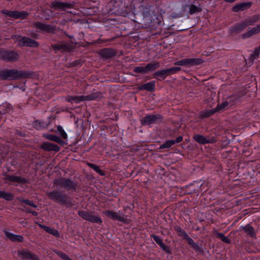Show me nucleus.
<instances>
[{
	"instance_id": "nucleus-1",
	"label": "nucleus",
	"mask_w": 260,
	"mask_h": 260,
	"mask_svg": "<svg viewBox=\"0 0 260 260\" xmlns=\"http://www.w3.org/2000/svg\"><path fill=\"white\" fill-rule=\"evenodd\" d=\"M34 75L33 72L18 70L17 69H7L0 70V80H15L24 79L31 77Z\"/></svg>"
},
{
	"instance_id": "nucleus-2",
	"label": "nucleus",
	"mask_w": 260,
	"mask_h": 260,
	"mask_svg": "<svg viewBox=\"0 0 260 260\" xmlns=\"http://www.w3.org/2000/svg\"><path fill=\"white\" fill-rule=\"evenodd\" d=\"M48 198L56 203L64 205L67 207L73 205L70 198L63 191L54 190L47 193Z\"/></svg>"
},
{
	"instance_id": "nucleus-3",
	"label": "nucleus",
	"mask_w": 260,
	"mask_h": 260,
	"mask_svg": "<svg viewBox=\"0 0 260 260\" xmlns=\"http://www.w3.org/2000/svg\"><path fill=\"white\" fill-rule=\"evenodd\" d=\"M260 20V15H254L245 19L241 23L235 24L229 28L231 35H237L240 33L243 30L249 25H253L255 23Z\"/></svg>"
},
{
	"instance_id": "nucleus-4",
	"label": "nucleus",
	"mask_w": 260,
	"mask_h": 260,
	"mask_svg": "<svg viewBox=\"0 0 260 260\" xmlns=\"http://www.w3.org/2000/svg\"><path fill=\"white\" fill-rule=\"evenodd\" d=\"M53 185L59 187L67 190L76 191L78 186V183L72 181L69 178L60 177L53 180Z\"/></svg>"
},
{
	"instance_id": "nucleus-5",
	"label": "nucleus",
	"mask_w": 260,
	"mask_h": 260,
	"mask_svg": "<svg viewBox=\"0 0 260 260\" xmlns=\"http://www.w3.org/2000/svg\"><path fill=\"white\" fill-rule=\"evenodd\" d=\"M19 59V55L14 50L0 49V59L6 62H15Z\"/></svg>"
},
{
	"instance_id": "nucleus-6",
	"label": "nucleus",
	"mask_w": 260,
	"mask_h": 260,
	"mask_svg": "<svg viewBox=\"0 0 260 260\" xmlns=\"http://www.w3.org/2000/svg\"><path fill=\"white\" fill-rule=\"evenodd\" d=\"M181 70L180 67H173L169 69L157 71L153 74V77L158 80H163L167 76L177 73Z\"/></svg>"
},
{
	"instance_id": "nucleus-7",
	"label": "nucleus",
	"mask_w": 260,
	"mask_h": 260,
	"mask_svg": "<svg viewBox=\"0 0 260 260\" xmlns=\"http://www.w3.org/2000/svg\"><path fill=\"white\" fill-rule=\"evenodd\" d=\"M78 214L83 219L90 222L99 224H101L103 222L101 217L96 215L93 212L79 210Z\"/></svg>"
},
{
	"instance_id": "nucleus-8",
	"label": "nucleus",
	"mask_w": 260,
	"mask_h": 260,
	"mask_svg": "<svg viewBox=\"0 0 260 260\" xmlns=\"http://www.w3.org/2000/svg\"><path fill=\"white\" fill-rule=\"evenodd\" d=\"M163 116L160 114H148L141 119L140 122L142 125H150L152 124L160 123L163 120Z\"/></svg>"
},
{
	"instance_id": "nucleus-9",
	"label": "nucleus",
	"mask_w": 260,
	"mask_h": 260,
	"mask_svg": "<svg viewBox=\"0 0 260 260\" xmlns=\"http://www.w3.org/2000/svg\"><path fill=\"white\" fill-rule=\"evenodd\" d=\"M204 60L200 58H184L175 62L176 66H185L190 67L198 66L203 63Z\"/></svg>"
},
{
	"instance_id": "nucleus-10",
	"label": "nucleus",
	"mask_w": 260,
	"mask_h": 260,
	"mask_svg": "<svg viewBox=\"0 0 260 260\" xmlns=\"http://www.w3.org/2000/svg\"><path fill=\"white\" fill-rule=\"evenodd\" d=\"M33 25L35 28L46 33L54 34L56 32V26L54 25L40 22H36Z\"/></svg>"
},
{
	"instance_id": "nucleus-11",
	"label": "nucleus",
	"mask_w": 260,
	"mask_h": 260,
	"mask_svg": "<svg viewBox=\"0 0 260 260\" xmlns=\"http://www.w3.org/2000/svg\"><path fill=\"white\" fill-rule=\"evenodd\" d=\"M51 46L55 53L58 51L62 52H70L73 48L71 45L64 42H59L57 44H51Z\"/></svg>"
},
{
	"instance_id": "nucleus-12",
	"label": "nucleus",
	"mask_w": 260,
	"mask_h": 260,
	"mask_svg": "<svg viewBox=\"0 0 260 260\" xmlns=\"http://www.w3.org/2000/svg\"><path fill=\"white\" fill-rule=\"evenodd\" d=\"M104 214L112 220H118L124 223H127V219L124 216V215H120L115 211L112 210H107L104 212Z\"/></svg>"
},
{
	"instance_id": "nucleus-13",
	"label": "nucleus",
	"mask_w": 260,
	"mask_h": 260,
	"mask_svg": "<svg viewBox=\"0 0 260 260\" xmlns=\"http://www.w3.org/2000/svg\"><path fill=\"white\" fill-rule=\"evenodd\" d=\"M18 256L22 260H39L38 256L28 249L18 250Z\"/></svg>"
},
{
	"instance_id": "nucleus-14",
	"label": "nucleus",
	"mask_w": 260,
	"mask_h": 260,
	"mask_svg": "<svg viewBox=\"0 0 260 260\" xmlns=\"http://www.w3.org/2000/svg\"><path fill=\"white\" fill-rule=\"evenodd\" d=\"M99 55L104 59H108L114 57L117 54V51L112 48H105L100 50Z\"/></svg>"
},
{
	"instance_id": "nucleus-15",
	"label": "nucleus",
	"mask_w": 260,
	"mask_h": 260,
	"mask_svg": "<svg viewBox=\"0 0 260 260\" xmlns=\"http://www.w3.org/2000/svg\"><path fill=\"white\" fill-rule=\"evenodd\" d=\"M18 38H20V40H18V41L21 43L20 44L21 46H25L36 48L39 46L38 42L33 40L28 37L18 36Z\"/></svg>"
},
{
	"instance_id": "nucleus-16",
	"label": "nucleus",
	"mask_w": 260,
	"mask_h": 260,
	"mask_svg": "<svg viewBox=\"0 0 260 260\" xmlns=\"http://www.w3.org/2000/svg\"><path fill=\"white\" fill-rule=\"evenodd\" d=\"M50 7L55 10H66L67 9L72 8L73 5L71 3L55 1L51 3Z\"/></svg>"
},
{
	"instance_id": "nucleus-17",
	"label": "nucleus",
	"mask_w": 260,
	"mask_h": 260,
	"mask_svg": "<svg viewBox=\"0 0 260 260\" xmlns=\"http://www.w3.org/2000/svg\"><path fill=\"white\" fill-rule=\"evenodd\" d=\"M3 175L4 176L3 179L8 181L17 182L21 184H25L27 183V179L20 176L10 175L7 173H4Z\"/></svg>"
},
{
	"instance_id": "nucleus-18",
	"label": "nucleus",
	"mask_w": 260,
	"mask_h": 260,
	"mask_svg": "<svg viewBox=\"0 0 260 260\" xmlns=\"http://www.w3.org/2000/svg\"><path fill=\"white\" fill-rule=\"evenodd\" d=\"M252 4V2H251L241 3L233 7L232 10L234 12L243 11L249 9Z\"/></svg>"
},
{
	"instance_id": "nucleus-19",
	"label": "nucleus",
	"mask_w": 260,
	"mask_h": 260,
	"mask_svg": "<svg viewBox=\"0 0 260 260\" xmlns=\"http://www.w3.org/2000/svg\"><path fill=\"white\" fill-rule=\"evenodd\" d=\"M151 237L153 239L154 241L160 247V248L166 253L170 254L171 253V249L169 246H166L162 242V240L157 235L152 234Z\"/></svg>"
},
{
	"instance_id": "nucleus-20",
	"label": "nucleus",
	"mask_w": 260,
	"mask_h": 260,
	"mask_svg": "<svg viewBox=\"0 0 260 260\" xmlns=\"http://www.w3.org/2000/svg\"><path fill=\"white\" fill-rule=\"evenodd\" d=\"M40 148L45 151L58 152L60 150V147L56 144L49 142H44L41 145Z\"/></svg>"
},
{
	"instance_id": "nucleus-21",
	"label": "nucleus",
	"mask_w": 260,
	"mask_h": 260,
	"mask_svg": "<svg viewBox=\"0 0 260 260\" xmlns=\"http://www.w3.org/2000/svg\"><path fill=\"white\" fill-rule=\"evenodd\" d=\"M155 82L151 81L138 86V89L139 90H145L149 92H153L155 90Z\"/></svg>"
},
{
	"instance_id": "nucleus-22",
	"label": "nucleus",
	"mask_w": 260,
	"mask_h": 260,
	"mask_svg": "<svg viewBox=\"0 0 260 260\" xmlns=\"http://www.w3.org/2000/svg\"><path fill=\"white\" fill-rule=\"evenodd\" d=\"M5 235L8 239L12 242H22L23 241V237L21 235H14L8 232H5Z\"/></svg>"
},
{
	"instance_id": "nucleus-23",
	"label": "nucleus",
	"mask_w": 260,
	"mask_h": 260,
	"mask_svg": "<svg viewBox=\"0 0 260 260\" xmlns=\"http://www.w3.org/2000/svg\"><path fill=\"white\" fill-rule=\"evenodd\" d=\"M220 239L223 242L226 244H231V241L227 237L224 236L222 233H218L216 230L212 231V236Z\"/></svg>"
},
{
	"instance_id": "nucleus-24",
	"label": "nucleus",
	"mask_w": 260,
	"mask_h": 260,
	"mask_svg": "<svg viewBox=\"0 0 260 260\" xmlns=\"http://www.w3.org/2000/svg\"><path fill=\"white\" fill-rule=\"evenodd\" d=\"M193 139L200 144H206L211 143V140L208 139L203 135L197 134L194 135Z\"/></svg>"
},
{
	"instance_id": "nucleus-25",
	"label": "nucleus",
	"mask_w": 260,
	"mask_h": 260,
	"mask_svg": "<svg viewBox=\"0 0 260 260\" xmlns=\"http://www.w3.org/2000/svg\"><path fill=\"white\" fill-rule=\"evenodd\" d=\"M39 226L46 232L51 234L56 237H59L60 234L58 230L41 224H39Z\"/></svg>"
},
{
	"instance_id": "nucleus-26",
	"label": "nucleus",
	"mask_w": 260,
	"mask_h": 260,
	"mask_svg": "<svg viewBox=\"0 0 260 260\" xmlns=\"http://www.w3.org/2000/svg\"><path fill=\"white\" fill-rule=\"evenodd\" d=\"M152 6L145 7L141 6L140 8V11L144 17H151L153 13V11L151 10Z\"/></svg>"
},
{
	"instance_id": "nucleus-27",
	"label": "nucleus",
	"mask_w": 260,
	"mask_h": 260,
	"mask_svg": "<svg viewBox=\"0 0 260 260\" xmlns=\"http://www.w3.org/2000/svg\"><path fill=\"white\" fill-rule=\"evenodd\" d=\"M241 229L246 233L249 236L251 237H254L256 235L254 228L249 224L246 225L244 226H242Z\"/></svg>"
},
{
	"instance_id": "nucleus-28",
	"label": "nucleus",
	"mask_w": 260,
	"mask_h": 260,
	"mask_svg": "<svg viewBox=\"0 0 260 260\" xmlns=\"http://www.w3.org/2000/svg\"><path fill=\"white\" fill-rule=\"evenodd\" d=\"M185 7H188V12L189 14L190 15H193L201 12L202 11V8L200 7V5L199 6H197L193 4H191L190 5H186Z\"/></svg>"
},
{
	"instance_id": "nucleus-29",
	"label": "nucleus",
	"mask_w": 260,
	"mask_h": 260,
	"mask_svg": "<svg viewBox=\"0 0 260 260\" xmlns=\"http://www.w3.org/2000/svg\"><path fill=\"white\" fill-rule=\"evenodd\" d=\"M260 31L257 26L251 28L250 30L247 31L246 32L243 34L242 35V38L243 39L249 38L254 35L257 34Z\"/></svg>"
},
{
	"instance_id": "nucleus-30",
	"label": "nucleus",
	"mask_w": 260,
	"mask_h": 260,
	"mask_svg": "<svg viewBox=\"0 0 260 260\" xmlns=\"http://www.w3.org/2000/svg\"><path fill=\"white\" fill-rule=\"evenodd\" d=\"M160 64L159 62L154 61L148 63L145 66V68L146 69L147 73H148L149 72H153L155 71L156 69L158 68Z\"/></svg>"
},
{
	"instance_id": "nucleus-31",
	"label": "nucleus",
	"mask_w": 260,
	"mask_h": 260,
	"mask_svg": "<svg viewBox=\"0 0 260 260\" xmlns=\"http://www.w3.org/2000/svg\"><path fill=\"white\" fill-rule=\"evenodd\" d=\"M48 124L44 121H41L37 120L33 122L32 126L34 128L38 130H40L47 127Z\"/></svg>"
},
{
	"instance_id": "nucleus-32",
	"label": "nucleus",
	"mask_w": 260,
	"mask_h": 260,
	"mask_svg": "<svg viewBox=\"0 0 260 260\" xmlns=\"http://www.w3.org/2000/svg\"><path fill=\"white\" fill-rule=\"evenodd\" d=\"M66 101L69 103H72L73 101L76 103H78L83 101V95L81 96H71L68 95L65 98Z\"/></svg>"
},
{
	"instance_id": "nucleus-33",
	"label": "nucleus",
	"mask_w": 260,
	"mask_h": 260,
	"mask_svg": "<svg viewBox=\"0 0 260 260\" xmlns=\"http://www.w3.org/2000/svg\"><path fill=\"white\" fill-rule=\"evenodd\" d=\"M43 136L48 140L54 141L60 144H62L63 143V141L61 139V138L55 135L46 134L44 135Z\"/></svg>"
},
{
	"instance_id": "nucleus-34",
	"label": "nucleus",
	"mask_w": 260,
	"mask_h": 260,
	"mask_svg": "<svg viewBox=\"0 0 260 260\" xmlns=\"http://www.w3.org/2000/svg\"><path fill=\"white\" fill-rule=\"evenodd\" d=\"M0 198L6 201H10L14 199V196L11 192H6L4 191L0 190Z\"/></svg>"
},
{
	"instance_id": "nucleus-35",
	"label": "nucleus",
	"mask_w": 260,
	"mask_h": 260,
	"mask_svg": "<svg viewBox=\"0 0 260 260\" xmlns=\"http://www.w3.org/2000/svg\"><path fill=\"white\" fill-rule=\"evenodd\" d=\"M0 198L6 201H10L14 199V196L11 192H6L4 191L0 190Z\"/></svg>"
},
{
	"instance_id": "nucleus-36",
	"label": "nucleus",
	"mask_w": 260,
	"mask_h": 260,
	"mask_svg": "<svg viewBox=\"0 0 260 260\" xmlns=\"http://www.w3.org/2000/svg\"><path fill=\"white\" fill-rule=\"evenodd\" d=\"M101 95L100 92H96L95 93H91L86 96L83 95V101H92L97 99L100 98Z\"/></svg>"
},
{
	"instance_id": "nucleus-37",
	"label": "nucleus",
	"mask_w": 260,
	"mask_h": 260,
	"mask_svg": "<svg viewBox=\"0 0 260 260\" xmlns=\"http://www.w3.org/2000/svg\"><path fill=\"white\" fill-rule=\"evenodd\" d=\"M87 165L90 168L92 169L97 173L99 174L101 176H104L105 175V172L103 170H101L98 166L90 162H87Z\"/></svg>"
},
{
	"instance_id": "nucleus-38",
	"label": "nucleus",
	"mask_w": 260,
	"mask_h": 260,
	"mask_svg": "<svg viewBox=\"0 0 260 260\" xmlns=\"http://www.w3.org/2000/svg\"><path fill=\"white\" fill-rule=\"evenodd\" d=\"M228 105L229 103L227 101L224 102L221 104H218L216 108L212 109V114L224 110Z\"/></svg>"
},
{
	"instance_id": "nucleus-39",
	"label": "nucleus",
	"mask_w": 260,
	"mask_h": 260,
	"mask_svg": "<svg viewBox=\"0 0 260 260\" xmlns=\"http://www.w3.org/2000/svg\"><path fill=\"white\" fill-rule=\"evenodd\" d=\"M174 230L179 236L182 237L184 239L188 236L186 232L179 226H174Z\"/></svg>"
},
{
	"instance_id": "nucleus-40",
	"label": "nucleus",
	"mask_w": 260,
	"mask_h": 260,
	"mask_svg": "<svg viewBox=\"0 0 260 260\" xmlns=\"http://www.w3.org/2000/svg\"><path fill=\"white\" fill-rule=\"evenodd\" d=\"M17 200L21 203H24L26 205H27L30 207H32L34 208L37 207V206L34 204V201L32 200H29L28 199H24L23 198H21V197L17 198Z\"/></svg>"
},
{
	"instance_id": "nucleus-41",
	"label": "nucleus",
	"mask_w": 260,
	"mask_h": 260,
	"mask_svg": "<svg viewBox=\"0 0 260 260\" xmlns=\"http://www.w3.org/2000/svg\"><path fill=\"white\" fill-rule=\"evenodd\" d=\"M260 54V47H256L254 49L253 53L250 55L249 59L252 61L256 58H257Z\"/></svg>"
},
{
	"instance_id": "nucleus-42",
	"label": "nucleus",
	"mask_w": 260,
	"mask_h": 260,
	"mask_svg": "<svg viewBox=\"0 0 260 260\" xmlns=\"http://www.w3.org/2000/svg\"><path fill=\"white\" fill-rule=\"evenodd\" d=\"M188 244H189L192 248H193L195 250H198L199 247L198 245V244L196 243L193 240L188 236L185 239Z\"/></svg>"
},
{
	"instance_id": "nucleus-43",
	"label": "nucleus",
	"mask_w": 260,
	"mask_h": 260,
	"mask_svg": "<svg viewBox=\"0 0 260 260\" xmlns=\"http://www.w3.org/2000/svg\"><path fill=\"white\" fill-rule=\"evenodd\" d=\"M211 116V110H203L199 114V117L201 119L209 117Z\"/></svg>"
},
{
	"instance_id": "nucleus-44",
	"label": "nucleus",
	"mask_w": 260,
	"mask_h": 260,
	"mask_svg": "<svg viewBox=\"0 0 260 260\" xmlns=\"http://www.w3.org/2000/svg\"><path fill=\"white\" fill-rule=\"evenodd\" d=\"M175 144V142L173 140H168L165 143L160 146V149L168 148L171 147L172 145Z\"/></svg>"
},
{
	"instance_id": "nucleus-45",
	"label": "nucleus",
	"mask_w": 260,
	"mask_h": 260,
	"mask_svg": "<svg viewBox=\"0 0 260 260\" xmlns=\"http://www.w3.org/2000/svg\"><path fill=\"white\" fill-rule=\"evenodd\" d=\"M133 71L136 73H141L142 74H147L146 69L145 67H135Z\"/></svg>"
},
{
	"instance_id": "nucleus-46",
	"label": "nucleus",
	"mask_w": 260,
	"mask_h": 260,
	"mask_svg": "<svg viewBox=\"0 0 260 260\" xmlns=\"http://www.w3.org/2000/svg\"><path fill=\"white\" fill-rule=\"evenodd\" d=\"M57 131L59 133L60 136L63 139H66L67 138V135L66 133L64 131L62 127L60 125L57 126Z\"/></svg>"
},
{
	"instance_id": "nucleus-47",
	"label": "nucleus",
	"mask_w": 260,
	"mask_h": 260,
	"mask_svg": "<svg viewBox=\"0 0 260 260\" xmlns=\"http://www.w3.org/2000/svg\"><path fill=\"white\" fill-rule=\"evenodd\" d=\"M56 253L63 260H72L68 255L61 251L57 252Z\"/></svg>"
},
{
	"instance_id": "nucleus-48",
	"label": "nucleus",
	"mask_w": 260,
	"mask_h": 260,
	"mask_svg": "<svg viewBox=\"0 0 260 260\" xmlns=\"http://www.w3.org/2000/svg\"><path fill=\"white\" fill-rule=\"evenodd\" d=\"M28 15V14L27 12L23 11L21 12L18 11V19L21 18V19H25L26 18Z\"/></svg>"
},
{
	"instance_id": "nucleus-49",
	"label": "nucleus",
	"mask_w": 260,
	"mask_h": 260,
	"mask_svg": "<svg viewBox=\"0 0 260 260\" xmlns=\"http://www.w3.org/2000/svg\"><path fill=\"white\" fill-rule=\"evenodd\" d=\"M11 17L14 18L15 19H18V11H12Z\"/></svg>"
},
{
	"instance_id": "nucleus-50",
	"label": "nucleus",
	"mask_w": 260,
	"mask_h": 260,
	"mask_svg": "<svg viewBox=\"0 0 260 260\" xmlns=\"http://www.w3.org/2000/svg\"><path fill=\"white\" fill-rule=\"evenodd\" d=\"M2 13L7 16H10L11 17L12 11L5 10H3L2 11Z\"/></svg>"
},
{
	"instance_id": "nucleus-51",
	"label": "nucleus",
	"mask_w": 260,
	"mask_h": 260,
	"mask_svg": "<svg viewBox=\"0 0 260 260\" xmlns=\"http://www.w3.org/2000/svg\"><path fill=\"white\" fill-rule=\"evenodd\" d=\"M72 66L76 67L81 64V61L80 60H76L72 62Z\"/></svg>"
},
{
	"instance_id": "nucleus-52",
	"label": "nucleus",
	"mask_w": 260,
	"mask_h": 260,
	"mask_svg": "<svg viewBox=\"0 0 260 260\" xmlns=\"http://www.w3.org/2000/svg\"><path fill=\"white\" fill-rule=\"evenodd\" d=\"M183 141V137L181 136H180L178 137L175 140H174L175 144V143H178Z\"/></svg>"
},
{
	"instance_id": "nucleus-53",
	"label": "nucleus",
	"mask_w": 260,
	"mask_h": 260,
	"mask_svg": "<svg viewBox=\"0 0 260 260\" xmlns=\"http://www.w3.org/2000/svg\"><path fill=\"white\" fill-rule=\"evenodd\" d=\"M29 36L34 38V39H38V37H39V35L38 34H37L36 32H31L30 34H29Z\"/></svg>"
},
{
	"instance_id": "nucleus-54",
	"label": "nucleus",
	"mask_w": 260,
	"mask_h": 260,
	"mask_svg": "<svg viewBox=\"0 0 260 260\" xmlns=\"http://www.w3.org/2000/svg\"><path fill=\"white\" fill-rule=\"evenodd\" d=\"M115 40V38H112L109 39L101 40L103 42H111Z\"/></svg>"
},
{
	"instance_id": "nucleus-55",
	"label": "nucleus",
	"mask_w": 260,
	"mask_h": 260,
	"mask_svg": "<svg viewBox=\"0 0 260 260\" xmlns=\"http://www.w3.org/2000/svg\"><path fill=\"white\" fill-rule=\"evenodd\" d=\"M15 133L18 135H19V136H24V134L21 132H20V131L19 130H16L15 131Z\"/></svg>"
},
{
	"instance_id": "nucleus-56",
	"label": "nucleus",
	"mask_w": 260,
	"mask_h": 260,
	"mask_svg": "<svg viewBox=\"0 0 260 260\" xmlns=\"http://www.w3.org/2000/svg\"><path fill=\"white\" fill-rule=\"evenodd\" d=\"M219 139V136L218 137H217V139L216 138H214L213 136H212V144L214 143H215L216 142H217L218 141V140Z\"/></svg>"
},
{
	"instance_id": "nucleus-57",
	"label": "nucleus",
	"mask_w": 260,
	"mask_h": 260,
	"mask_svg": "<svg viewBox=\"0 0 260 260\" xmlns=\"http://www.w3.org/2000/svg\"><path fill=\"white\" fill-rule=\"evenodd\" d=\"M31 214H32L34 216H37L38 215V213L36 211L31 210Z\"/></svg>"
},
{
	"instance_id": "nucleus-58",
	"label": "nucleus",
	"mask_w": 260,
	"mask_h": 260,
	"mask_svg": "<svg viewBox=\"0 0 260 260\" xmlns=\"http://www.w3.org/2000/svg\"><path fill=\"white\" fill-rule=\"evenodd\" d=\"M218 145H219L218 146V149H219V148H223V146H222V143L219 142Z\"/></svg>"
},
{
	"instance_id": "nucleus-59",
	"label": "nucleus",
	"mask_w": 260,
	"mask_h": 260,
	"mask_svg": "<svg viewBox=\"0 0 260 260\" xmlns=\"http://www.w3.org/2000/svg\"><path fill=\"white\" fill-rule=\"evenodd\" d=\"M225 2L227 3H232L236 1L237 0H224Z\"/></svg>"
},
{
	"instance_id": "nucleus-60",
	"label": "nucleus",
	"mask_w": 260,
	"mask_h": 260,
	"mask_svg": "<svg viewBox=\"0 0 260 260\" xmlns=\"http://www.w3.org/2000/svg\"><path fill=\"white\" fill-rule=\"evenodd\" d=\"M212 164H216V163L217 162V161L216 160V159H215V158H214L213 157H212Z\"/></svg>"
},
{
	"instance_id": "nucleus-61",
	"label": "nucleus",
	"mask_w": 260,
	"mask_h": 260,
	"mask_svg": "<svg viewBox=\"0 0 260 260\" xmlns=\"http://www.w3.org/2000/svg\"><path fill=\"white\" fill-rule=\"evenodd\" d=\"M25 211L26 213H31V210L29 209H26Z\"/></svg>"
},
{
	"instance_id": "nucleus-62",
	"label": "nucleus",
	"mask_w": 260,
	"mask_h": 260,
	"mask_svg": "<svg viewBox=\"0 0 260 260\" xmlns=\"http://www.w3.org/2000/svg\"><path fill=\"white\" fill-rule=\"evenodd\" d=\"M219 170H221V168H220V166H219L218 167H217V169L216 170V171L218 172Z\"/></svg>"
},
{
	"instance_id": "nucleus-63",
	"label": "nucleus",
	"mask_w": 260,
	"mask_h": 260,
	"mask_svg": "<svg viewBox=\"0 0 260 260\" xmlns=\"http://www.w3.org/2000/svg\"><path fill=\"white\" fill-rule=\"evenodd\" d=\"M257 26V27H258V29H259V30L260 31V24L259 25H258Z\"/></svg>"
},
{
	"instance_id": "nucleus-64",
	"label": "nucleus",
	"mask_w": 260,
	"mask_h": 260,
	"mask_svg": "<svg viewBox=\"0 0 260 260\" xmlns=\"http://www.w3.org/2000/svg\"><path fill=\"white\" fill-rule=\"evenodd\" d=\"M259 47H260V45H259Z\"/></svg>"
}]
</instances>
